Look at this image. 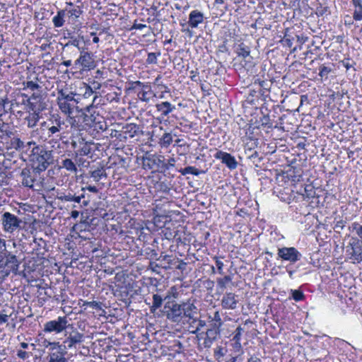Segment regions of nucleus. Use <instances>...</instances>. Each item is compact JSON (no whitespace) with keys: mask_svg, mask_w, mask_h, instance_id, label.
Returning <instances> with one entry per match:
<instances>
[{"mask_svg":"<svg viewBox=\"0 0 362 362\" xmlns=\"http://www.w3.org/2000/svg\"><path fill=\"white\" fill-rule=\"evenodd\" d=\"M20 209H15L11 212L5 211L1 214V221L4 232L13 234L23 230L27 221Z\"/></svg>","mask_w":362,"mask_h":362,"instance_id":"nucleus-1","label":"nucleus"},{"mask_svg":"<svg viewBox=\"0 0 362 362\" xmlns=\"http://www.w3.org/2000/svg\"><path fill=\"white\" fill-rule=\"evenodd\" d=\"M6 240L0 238V279L8 276L11 272H16L20 261L15 255L6 250Z\"/></svg>","mask_w":362,"mask_h":362,"instance_id":"nucleus-2","label":"nucleus"},{"mask_svg":"<svg viewBox=\"0 0 362 362\" xmlns=\"http://www.w3.org/2000/svg\"><path fill=\"white\" fill-rule=\"evenodd\" d=\"M98 98V96L95 94L93 97L92 104L87 106L84 111L80 110L78 112H81L83 122L86 125L93 127L98 131H104L107 128L106 122L104 117L96 111L93 105Z\"/></svg>","mask_w":362,"mask_h":362,"instance_id":"nucleus-3","label":"nucleus"},{"mask_svg":"<svg viewBox=\"0 0 362 362\" xmlns=\"http://www.w3.org/2000/svg\"><path fill=\"white\" fill-rule=\"evenodd\" d=\"M33 168L41 173L45 171L52 163V152L44 148L42 146H35L32 150Z\"/></svg>","mask_w":362,"mask_h":362,"instance_id":"nucleus-4","label":"nucleus"},{"mask_svg":"<svg viewBox=\"0 0 362 362\" xmlns=\"http://www.w3.org/2000/svg\"><path fill=\"white\" fill-rule=\"evenodd\" d=\"M79 53V57L74 62V68L78 69L81 72L94 69L96 62L93 54L86 51L84 48H82Z\"/></svg>","mask_w":362,"mask_h":362,"instance_id":"nucleus-5","label":"nucleus"},{"mask_svg":"<svg viewBox=\"0 0 362 362\" xmlns=\"http://www.w3.org/2000/svg\"><path fill=\"white\" fill-rule=\"evenodd\" d=\"M21 183L24 187L35 189V187H40L41 182L40 173L35 168H23L20 174Z\"/></svg>","mask_w":362,"mask_h":362,"instance_id":"nucleus-6","label":"nucleus"},{"mask_svg":"<svg viewBox=\"0 0 362 362\" xmlns=\"http://www.w3.org/2000/svg\"><path fill=\"white\" fill-rule=\"evenodd\" d=\"M69 322L66 316H59L56 320L47 322L44 325L43 331L47 333L54 332L59 334L66 330Z\"/></svg>","mask_w":362,"mask_h":362,"instance_id":"nucleus-7","label":"nucleus"},{"mask_svg":"<svg viewBox=\"0 0 362 362\" xmlns=\"http://www.w3.org/2000/svg\"><path fill=\"white\" fill-rule=\"evenodd\" d=\"M167 318L172 322H179L182 317V304L168 300L164 306Z\"/></svg>","mask_w":362,"mask_h":362,"instance_id":"nucleus-8","label":"nucleus"},{"mask_svg":"<svg viewBox=\"0 0 362 362\" xmlns=\"http://www.w3.org/2000/svg\"><path fill=\"white\" fill-rule=\"evenodd\" d=\"M349 258L357 262L362 261V240L352 238L346 246Z\"/></svg>","mask_w":362,"mask_h":362,"instance_id":"nucleus-9","label":"nucleus"},{"mask_svg":"<svg viewBox=\"0 0 362 362\" xmlns=\"http://www.w3.org/2000/svg\"><path fill=\"white\" fill-rule=\"evenodd\" d=\"M48 345L52 346V350L57 349L49 354V362H69L66 358V346L60 344L59 342H48Z\"/></svg>","mask_w":362,"mask_h":362,"instance_id":"nucleus-10","label":"nucleus"},{"mask_svg":"<svg viewBox=\"0 0 362 362\" xmlns=\"http://www.w3.org/2000/svg\"><path fill=\"white\" fill-rule=\"evenodd\" d=\"M277 255L284 261L296 263L302 257L301 253L294 247H284L278 249Z\"/></svg>","mask_w":362,"mask_h":362,"instance_id":"nucleus-11","label":"nucleus"},{"mask_svg":"<svg viewBox=\"0 0 362 362\" xmlns=\"http://www.w3.org/2000/svg\"><path fill=\"white\" fill-rule=\"evenodd\" d=\"M171 294L173 296V298H177V293L176 292V289L175 287H172L170 288V291L169 292V294L167 295L164 298H163L160 295L158 294H153V303L151 307V313H154L157 309L160 308L163 304V301L165 300H170L171 298Z\"/></svg>","mask_w":362,"mask_h":362,"instance_id":"nucleus-12","label":"nucleus"},{"mask_svg":"<svg viewBox=\"0 0 362 362\" xmlns=\"http://www.w3.org/2000/svg\"><path fill=\"white\" fill-rule=\"evenodd\" d=\"M214 157L216 159H219L221 162L230 170H234L238 166V162L236 161L234 156H231L230 153L223 152L222 151H218Z\"/></svg>","mask_w":362,"mask_h":362,"instance_id":"nucleus-13","label":"nucleus"},{"mask_svg":"<svg viewBox=\"0 0 362 362\" xmlns=\"http://www.w3.org/2000/svg\"><path fill=\"white\" fill-rule=\"evenodd\" d=\"M187 324L188 325V331L193 334H197L206 326L205 320L199 319L197 315L187 319Z\"/></svg>","mask_w":362,"mask_h":362,"instance_id":"nucleus-14","label":"nucleus"},{"mask_svg":"<svg viewBox=\"0 0 362 362\" xmlns=\"http://www.w3.org/2000/svg\"><path fill=\"white\" fill-rule=\"evenodd\" d=\"M57 105L59 106V110L68 117L70 119V123L73 126L76 120L71 116L73 113L74 108L75 105L69 102H66V100H63L59 98H57Z\"/></svg>","mask_w":362,"mask_h":362,"instance_id":"nucleus-15","label":"nucleus"},{"mask_svg":"<svg viewBox=\"0 0 362 362\" xmlns=\"http://www.w3.org/2000/svg\"><path fill=\"white\" fill-rule=\"evenodd\" d=\"M35 145V143L33 141L25 143L17 137H13L11 139V148H14L19 152H26L32 146Z\"/></svg>","mask_w":362,"mask_h":362,"instance_id":"nucleus-16","label":"nucleus"},{"mask_svg":"<svg viewBox=\"0 0 362 362\" xmlns=\"http://www.w3.org/2000/svg\"><path fill=\"white\" fill-rule=\"evenodd\" d=\"M204 19V13L199 10H193L189 15L188 25L192 28H197L203 23Z\"/></svg>","mask_w":362,"mask_h":362,"instance_id":"nucleus-17","label":"nucleus"},{"mask_svg":"<svg viewBox=\"0 0 362 362\" xmlns=\"http://www.w3.org/2000/svg\"><path fill=\"white\" fill-rule=\"evenodd\" d=\"M237 296L233 293H226L222 298L221 305L224 309L234 310L237 307Z\"/></svg>","mask_w":362,"mask_h":362,"instance_id":"nucleus-18","label":"nucleus"},{"mask_svg":"<svg viewBox=\"0 0 362 362\" xmlns=\"http://www.w3.org/2000/svg\"><path fill=\"white\" fill-rule=\"evenodd\" d=\"M139 127L135 124L130 123L122 127L119 136L123 135L125 139L133 138L139 132Z\"/></svg>","mask_w":362,"mask_h":362,"instance_id":"nucleus-19","label":"nucleus"},{"mask_svg":"<svg viewBox=\"0 0 362 362\" xmlns=\"http://www.w3.org/2000/svg\"><path fill=\"white\" fill-rule=\"evenodd\" d=\"M182 316H185L187 319L197 315V307L194 303H190L189 301L183 302L182 303Z\"/></svg>","mask_w":362,"mask_h":362,"instance_id":"nucleus-20","label":"nucleus"},{"mask_svg":"<svg viewBox=\"0 0 362 362\" xmlns=\"http://www.w3.org/2000/svg\"><path fill=\"white\" fill-rule=\"evenodd\" d=\"M83 334L80 333L77 330H75L69 334L64 343L67 344L69 348H71L75 346V344L81 343L83 341Z\"/></svg>","mask_w":362,"mask_h":362,"instance_id":"nucleus-21","label":"nucleus"},{"mask_svg":"<svg viewBox=\"0 0 362 362\" xmlns=\"http://www.w3.org/2000/svg\"><path fill=\"white\" fill-rule=\"evenodd\" d=\"M76 94L72 91H68L65 90H59L57 93V98L59 99L66 100L73 104L78 103V100L75 98Z\"/></svg>","mask_w":362,"mask_h":362,"instance_id":"nucleus-22","label":"nucleus"},{"mask_svg":"<svg viewBox=\"0 0 362 362\" xmlns=\"http://www.w3.org/2000/svg\"><path fill=\"white\" fill-rule=\"evenodd\" d=\"M156 107L158 112H161L163 116H167L169 113L172 112L175 109V106L169 102H162L156 104Z\"/></svg>","mask_w":362,"mask_h":362,"instance_id":"nucleus-23","label":"nucleus"},{"mask_svg":"<svg viewBox=\"0 0 362 362\" xmlns=\"http://www.w3.org/2000/svg\"><path fill=\"white\" fill-rule=\"evenodd\" d=\"M39 119V112H37L35 110H34L33 112H30L25 118V120L27 122V125L30 128L35 127Z\"/></svg>","mask_w":362,"mask_h":362,"instance_id":"nucleus-24","label":"nucleus"},{"mask_svg":"<svg viewBox=\"0 0 362 362\" xmlns=\"http://www.w3.org/2000/svg\"><path fill=\"white\" fill-rule=\"evenodd\" d=\"M66 15L65 10H59L57 12V14L52 18V22L54 23V27L60 28L62 27L64 24V16Z\"/></svg>","mask_w":362,"mask_h":362,"instance_id":"nucleus-25","label":"nucleus"},{"mask_svg":"<svg viewBox=\"0 0 362 362\" xmlns=\"http://www.w3.org/2000/svg\"><path fill=\"white\" fill-rule=\"evenodd\" d=\"M90 177L95 182H99L103 177H106L107 174L103 168H97L90 172Z\"/></svg>","mask_w":362,"mask_h":362,"instance_id":"nucleus-26","label":"nucleus"},{"mask_svg":"<svg viewBox=\"0 0 362 362\" xmlns=\"http://www.w3.org/2000/svg\"><path fill=\"white\" fill-rule=\"evenodd\" d=\"M62 168H65L66 170L76 173H77V167L76 164L72 161V160L69 158H65L62 161Z\"/></svg>","mask_w":362,"mask_h":362,"instance_id":"nucleus-27","label":"nucleus"},{"mask_svg":"<svg viewBox=\"0 0 362 362\" xmlns=\"http://www.w3.org/2000/svg\"><path fill=\"white\" fill-rule=\"evenodd\" d=\"M245 153L247 155V157L252 162L255 163L257 161H261L262 158L259 156V153L257 151H252V147L246 148L245 150Z\"/></svg>","mask_w":362,"mask_h":362,"instance_id":"nucleus-28","label":"nucleus"},{"mask_svg":"<svg viewBox=\"0 0 362 362\" xmlns=\"http://www.w3.org/2000/svg\"><path fill=\"white\" fill-rule=\"evenodd\" d=\"M236 52L239 57L246 58L247 57H248L250 55V49L248 46L245 45L243 43H241L237 47Z\"/></svg>","mask_w":362,"mask_h":362,"instance_id":"nucleus-29","label":"nucleus"},{"mask_svg":"<svg viewBox=\"0 0 362 362\" xmlns=\"http://www.w3.org/2000/svg\"><path fill=\"white\" fill-rule=\"evenodd\" d=\"M62 50L66 57L70 58L75 57L79 52L75 47H71L69 45H64Z\"/></svg>","mask_w":362,"mask_h":362,"instance_id":"nucleus-30","label":"nucleus"},{"mask_svg":"<svg viewBox=\"0 0 362 362\" xmlns=\"http://www.w3.org/2000/svg\"><path fill=\"white\" fill-rule=\"evenodd\" d=\"M160 144L163 147H168L173 143V136L170 133L165 132L160 139Z\"/></svg>","mask_w":362,"mask_h":362,"instance_id":"nucleus-31","label":"nucleus"},{"mask_svg":"<svg viewBox=\"0 0 362 362\" xmlns=\"http://www.w3.org/2000/svg\"><path fill=\"white\" fill-rule=\"evenodd\" d=\"M81 146L78 150L77 154H79L80 156H88L91 153V148L90 146V144L88 142L83 143L81 142Z\"/></svg>","mask_w":362,"mask_h":362,"instance_id":"nucleus-32","label":"nucleus"},{"mask_svg":"<svg viewBox=\"0 0 362 362\" xmlns=\"http://www.w3.org/2000/svg\"><path fill=\"white\" fill-rule=\"evenodd\" d=\"M221 329H217L216 327H212L211 329H208L206 332V337H209V339H211L212 340H216L218 336L220 334Z\"/></svg>","mask_w":362,"mask_h":362,"instance_id":"nucleus-33","label":"nucleus"},{"mask_svg":"<svg viewBox=\"0 0 362 362\" xmlns=\"http://www.w3.org/2000/svg\"><path fill=\"white\" fill-rule=\"evenodd\" d=\"M151 88L141 90L138 93V97L142 101L148 102L150 100V95H151Z\"/></svg>","mask_w":362,"mask_h":362,"instance_id":"nucleus-34","label":"nucleus"},{"mask_svg":"<svg viewBox=\"0 0 362 362\" xmlns=\"http://www.w3.org/2000/svg\"><path fill=\"white\" fill-rule=\"evenodd\" d=\"M355 7V11L353 14V18L355 21H359L362 20V2H359V4H353Z\"/></svg>","mask_w":362,"mask_h":362,"instance_id":"nucleus-35","label":"nucleus"},{"mask_svg":"<svg viewBox=\"0 0 362 362\" xmlns=\"http://www.w3.org/2000/svg\"><path fill=\"white\" fill-rule=\"evenodd\" d=\"M176 2L174 4L175 9L178 11L187 10L189 8V4L187 0H175Z\"/></svg>","mask_w":362,"mask_h":362,"instance_id":"nucleus-36","label":"nucleus"},{"mask_svg":"<svg viewBox=\"0 0 362 362\" xmlns=\"http://www.w3.org/2000/svg\"><path fill=\"white\" fill-rule=\"evenodd\" d=\"M180 173L182 175H185L187 174H192L194 175H199L200 174V170L196 168L194 166H187L184 169H182L180 170Z\"/></svg>","mask_w":362,"mask_h":362,"instance_id":"nucleus-37","label":"nucleus"},{"mask_svg":"<svg viewBox=\"0 0 362 362\" xmlns=\"http://www.w3.org/2000/svg\"><path fill=\"white\" fill-rule=\"evenodd\" d=\"M232 281V278L230 276H225L223 278H219L217 279L218 286L221 289H224L226 288V285L228 282Z\"/></svg>","mask_w":362,"mask_h":362,"instance_id":"nucleus-38","label":"nucleus"},{"mask_svg":"<svg viewBox=\"0 0 362 362\" xmlns=\"http://www.w3.org/2000/svg\"><path fill=\"white\" fill-rule=\"evenodd\" d=\"M50 121L54 126H57L60 130L62 126L64 124V120L58 115H53Z\"/></svg>","mask_w":362,"mask_h":362,"instance_id":"nucleus-39","label":"nucleus"},{"mask_svg":"<svg viewBox=\"0 0 362 362\" xmlns=\"http://www.w3.org/2000/svg\"><path fill=\"white\" fill-rule=\"evenodd\" d=\"M213 321H214V323H213L212 326L214 327H216L217 329H221V327L223 325V322L221 320V315H220L218 311H216L214 313Z\"/></svg>","mask_w":362,"mask_h":362,"instance_id":"nucleus-40","label":"nucleus"},{"mask_svg":"<svg viewBox=\"0 0 362 362\" xmlns=\"http://www.w3.org/2000/svg\"><path fill=\"white\" fill-rule=\"evenodd\" d=\"M292 297L296 301H300L304 299L305 295L299 290H291Z\"/></svg>","mask_w":362,"mask_h":362,"instance_id":"nucleus-41","label":"nucleus"},{"mask_svg":"<svg viewBox=\"0 0 362 362\" xmlns=\"http://www.w3.org/2000/svg\"><path fill=\"white\" fill-rule=\"evenodd\" d=\"M160 55V53L156 54L154 52L148 53L146 62L149 64H157V57Z\"/></svg>","mask_w":362,"mask_h":362,"instance_id":"nucleus-42","label":"nucleus"},{"mask_svg":"<svg viewBox=\"0 0 362 362\" xmlns=\"http://www.w3.org/2000/svg\"><path fill=\"white\" fill-rule=\"evenodd\" d=\"M244 332V329L240 327V326H238L235 332H234V336L233 337V341H240L241 340V337H242V334L243 332Z\"/></svg>","mask_w":362,"mask_h":362,"instance_id":"nucleus-43","label":"nucleus"},{"mask_svg":"<svg viewBox=\"0 0 362 362\" xmlns=\"http://www.w3.org/2000/svg\"><path fill=\"white\" fill-rule=\"evenodd\" d=\"M133 88H136V87H139L141 90L144 89H151V86L148 83H144L141 82L140 81H136L132 83Z\"/></svg>","mask_w":362,"mask_h":362,"instance_id":"nucleus-44","label":"nucleus"},{"mask_svg":"<svg viewBox=\"0 0 362 362\" xmlns=\"http://www.w3.org/2000/svg\"><path fill=\"white\" fill-rule=\"evenodd\" d=\"M83 305L89 306L93 308H95V309H99V310L102 309V306H101L102 303L100 302H98V301H95V300L86 301Z\"/></svg>","mask_w":362,"mask_h":362,"instance_id":"nucleus-45","label":"nucleus"},{"mask_svg":"<svg viewBox=\"0 0 362 362\" xmlns=\"http://www.w3.org/2000/svg\"><path fill=\"white\" fill-rule=\"evenodd\" d=\"M234 343L233 344V348L235 353H237L238 355H240L243 354V349L242 345L240 343V341H233Z\"/></svg>","mask_w":362,"mask_h":362,"instance_id":"nucleus-46","label":"nucleus"},{"mask_svg":"<svg viewBox=\"0 0 362 362\" xmlns=\"http://www.w3.org/2000/svg\"><path fill=\"white\" fill-rule=\"evenodd\" d=\"M214 259L216 262V267H217L218 273L220 274H223V266H224L223 262L220 260L218 257H216V256H215L214 257Z\"/></svg>","mask_w":362,"mask_h":362,"instance_id":"nucleus-47","label":"nucleus"},{"mask_svg":"<svg viewBox=\"0 0 362 362\" xmlns=\"http://www.w3.org/2000/svg\"><path fill=\"white\" fill-rule=\"evenodd\" d=\"M352 227L356 234L362 239V226L358 223H354Z\"/></svg>","mask_w":362,"mask_h":362,"instance_id":"nucleus-48","label":"nucleus"},{"mask_svg":"<svg viewBox=\"0 0 362 362\" xmlns=\"http://www.w3.org/2000/svg\"><path fill=\"white\" fill-rule=\"evenodd\" d=\"M73 197L71 194L69 193L68 194H62L57 197V199L61 200L62 202H72Z\"/></svg>","mask_w":362,"mask_h":362,"instance_id":"nucleus-49","label":"nucleus"},{"mask_svg":"<svg viewBox=\"0 0 362 362\" xmlns=\"http://www.w3.org/2000/svg\"><path fill=\"white\" fill-rule=\"evenodd\" d=\"M94 93L93 90V88L90 86L86 85L85 86V92L83 93V96L85 98H89Z\"/></svg>","mask_w":362,"mask_h":362,"instance_id":"nucleus-50","label":"nucleus"},{"mask_svg":"<svg viewBox=\"0 0 362 362\" xmlns=\"http://www.w3.org/2000/svg\"><path fill=\"white\" fill-rule=\"evenodd\" d=\"M330 71V69L322 65L320 67V73H319V75L321 76V77H324V76H327V74L329 73Z\"/></svg>","mask_w":362,"mask_h":362,"instance_id":"nucleus-51","label":"nucleus"},{"mask_svg":"<svg viewBox=\"0 0 362 362\" xmlns=\"http://www.w3.org/2000/svg\"><path fill=\"white\" fill-rule=\"evenodd\" d=\"M26 87L32 90H35L36 89H38L40 88V86L37 83L33 81H30L26 83Z\"/></svg>","mask_w":362,"mask_h":362,"instance_id":"nucleus-52","label":"nucleus"},{"mask_svg":"<svg viewBox=\"0 0 362 362\" xmlns=\"http://www.w3.org/2000/svg\"><path fill=\"white\" fill-rule=\"evenodd\" d=\"M225 355L223 349L221 346H218L214 349V356L217 358L223 357Z\"/></svg>","mask_w":362,"mask_h":362,"instance_id":"nucleus-53","label":"nucleus"},{"mask_svg":"<svg viewBox=\"0 0 362 362\" xmlns=\"http://www.w3.org/2000/svg\"><path fill=\"white\" fill-rule=\"evenodd\" d=\"M70 16H74L76 18H78L81 14V11L78 8H73L69 11Z\"/></svg>","mask_w":362,"mask_h":362,"instance_id":"nucleus-54","label":"nucleus"},{"mask_svg":"<svg viewBox=\"0 0 362 362\" xmlns=\"http://www.w3.org/2000/svg\"><path fill=\"white\" fill-rule=\"evenodd\" d=\"M64 45H69L71 47H75L78 49V50H81L79 47V41L77 39H74L73 40L69 41Z\"/></svg>","mask_w":362,"mask_h":362,"instance_id":"nucleus-55","label":"nucleus"},{"mask_svg":"<svg viewBox=\"0 0 362 362\" xmlns=\"http://www.w3.org/2000/svg\"><path fill=\"white\" fill-rule=\"evenodd\" d=\"M144 28H146V25L142 23H137V22L135 21L132 25L131 30H142Z\"/></svg>","mask_w":362,"mask_h":362,"instance_id":"nucleus-56","label":"nucleus"},{"mask_svg":"<svg viewBox=\"0 0 362 362\" xmlns=\"http://www.w3.org/2000/svg\"><path fill=\"white\" fill-rule=\"evenodd\" d=\"M17 356L23 360H25L29 357L28 353L22 350L18 351Z\"/></svg>","mask_w":362,"mask_h":362,"instance_id":"nucleus-57","label":"nucleus"},{"mask_svg":"<svg viewBox=\"0 0 362 362\" xmlns=\"http://www.w3.org/2000/svg\"><path fill=\"white\" fill-rule=\"evenodd\" d=\"M215 340H212L211 339H209V337H206L204 341V346L205 348H210Z\"/></svg>","mask_w":362,"mask_h":362,"instance_id":"nucleus-58","label":"nucleus"},{"mask_svg":"<svg viewBox=\"0 0 362 362\" xmlns=\"http://www.w3.org/2000/svg\"><path fill=\"white\" fill-rule=\"evenodd\" d=\"M48 131L50 134H54L60 131V129L57 127L52 125V127L48 128Z\"/></svg>","mask_w":362,"mask_h":362,"instance_id":"nucleus-59","label":"nucleus"},{"mask_svg":"<svg viewBox=\"0 0 362 362\" xmlns=\"http://www.w3.org/2000/svg\"><path fill=\"white\" fill-rule=\"evenodd\" d=\"M9 315L7 314H0V323H5L8 321Z\"/></svg>","mask_w":362,"mask_h":362,"instance_id":"nucleus-60","label":"nucleus"},{"mask_svg":"<svg viewBox=\"0 0 362 362\" xmlns=\"http://www.w3.org/2000/svg\"><path fill=\"white\" fill-rule=\"evenodd\" d=\"M86 189H88L89 192H93V193H97L98 192V189L95 186L89 185V186L86 187V188L83 187L82 190L83 191Z\"/></svg>","mask_w":362,"mask_h":362,"instance_id":"nucleus-61","label":"nucleus"},{"mask_svg":"<svg viewBox=\"0 0 362 362\" xmlns=\"http://www.w3.org/2000/svg\"><path fill=\"white\" fill-rule=\"evenodd\" d=\"M35 243H37L39 246L45 247L46 245V243L45 240H43L42 238H40L38 240L35 239Z\"/></svg>","mask_w":362,"mask_h":362,"instance_id":"nucleus-62","label":"nucleus"},{"mask_svg":"<svg viewBox=\"0 0 362 362\" xmlns=\"http://www.w3.org/2000/svg\"><path fill=\"white\" fill-rule=\"evenodd\" d=\"M91 87L93 88V90H98L101 88V85L100 83H99L98 82H96V81H93L92 83V86Z\"/></svg>","mask_w":362,"mask_h":362,"instance_id":"nucleus-63","label":"nucleus"},{"mask_svg":"<svg viewBox=\"0 0 362 362\" xmlns=\"http://www.w3.org/2000/svg\"><path fill=\"white\" fill-rule=\"evenodd\" d=\"M248 362H262L261 360L256 357V356H252L249 360Z\"/></svg>","mask_w":362,"mask_h":362,"instance_id":"nucleus-64","label":"nucleus"}]
</instances>
